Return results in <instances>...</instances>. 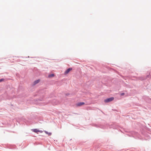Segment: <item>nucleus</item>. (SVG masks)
<instances>
[{
  "instance_id": "nucleus-1",
  "label": "nucleus",
  "mask_w": 151,
  "mask_h": 151,
  "mask_svg": "<svg viewBox=\"0 0 151 151\" xmlns=\"http://www.w3.org/2000/svg\"><path fill=\"white\" fill-rule=\"evenodd\" d=\"M114 99V97H111L108 99H106L104 100V102L105 103H107L110 102L112 101H113Z\"/></svg>"
},
{
  "instance_id": "nucleus-2",
  "label": "nucleus",
  "mask_w": 151,
  "mask_h": 151,
  "mask_svg": "<svg viewBox=\"0 0 151 151\" xmlns=\"http://www.w3.org/2000/svg\"><path fill=\"white\" fill-rule=\"evenodd\" d=\"M72 68H69L68 69L66 70L65 73L64 74L65 75H66L71 70H72Z\"/></svg>"
},
{
  "instance_id": "nucleus-3",
  "label": "nucleus",
  "mask_w": 151,
  "mask_h": 151,
  "mask_svg": "<svg viewBox=\"0 0 151 151\" xmlns=\"http://www.w3.org/2000/svg\"><path fill=\"white\" fill-rule=\"evenodd\" d=\"M85 104L84 102H79L76 104L77 106H80L84 105Z\"/></svg>"
},
{
  "instance_id": "nucleus-4",
  "label": "nucleus",
  "mask_w": 151,
  "mask_h": 151,
  "mask_svg": "<svg viewBox=\"0 0 151 151\" xmlns=\"http://www.w3.org/2000/svg\"><path fill=\"white\" fill-rule=\"evenodd\" d=\"M32 131L34 132H41L40 131L37 129H34L32 130Z\"/></svg>"
},
{
  "instance_id": "nucleus-5",
  "label": "nucleus",
  "mask_w": 151,
  "mask_h": 151,
  "mask_svg": "<svg viewBox=\"0 0 151 151\" xmlns=\"http://www.w3.org/2000/svg\"><path fill=\"white\" fill-rule=\"evenodd\" d=\"M40 80H39V79H38V80H37L35 81L33 83L34 85H35V84L38 83H39L40 82Z\"/></svg>"
},
{
  "instance_id": "nucleus-6",
  "label": "nucleus",
  "mask_w": 151,
  "mask_h": 151,
  "mask_svg": "<svg viewBox=\"0 0 151 151\" xmlns=\"http://www.w3.org/2000/svg\"><path fill=\"white\" fill-rule=\"evenodd\" d=\"M55 76V75L54 74H50V75H49L48 76V77L49 78H51V77H53L54 76Z\"/></svg>"
},
{
  "instance_id": "nucleus-7",
  "label": "nucleus",
  "mask_w": 151,
  "mask_h": 151,
  "mask_svg": "<svg viewBox=\"0 0 151 151\" xmlns=\"http://www.w3.org/2000/svg\"><path fill=\"white\" fill-rule=\"evenodd\" d=\"M124 93H122L120 94V95H121V96H124Z\"/></svg>"
},
{
  "instance_id": "nucleus-8",
  "label": "nucleus",
  "mask_w": 151,
  "mask_h": 151,
  "mask_svg": "<svg viewBox=\"0 0 151 151\" xmlns=\"http://www.w3.org/2000/svg\"><path fill=\"white\" fill-rule=\"evenodd\" d=\"M4 79H1L0 80V82H1L2 81H3L4 80Z\"/></svg>"
},
{
  "instance_id": "nucleus-9",
  "label": "nucleus",
  "mask_w": 151,
  "mask_h": 151,
  "mask_svg": "<svg viewBox=\"0 0 151 151\" xmlns=\"http://www.w3.org/2000/svg\"><path fill=\"white\" fill-rule=\"evenodd\" d=\"M48 133V134H49V135H50L51 134V133Z\"/></svg>"
}]
</instances>
